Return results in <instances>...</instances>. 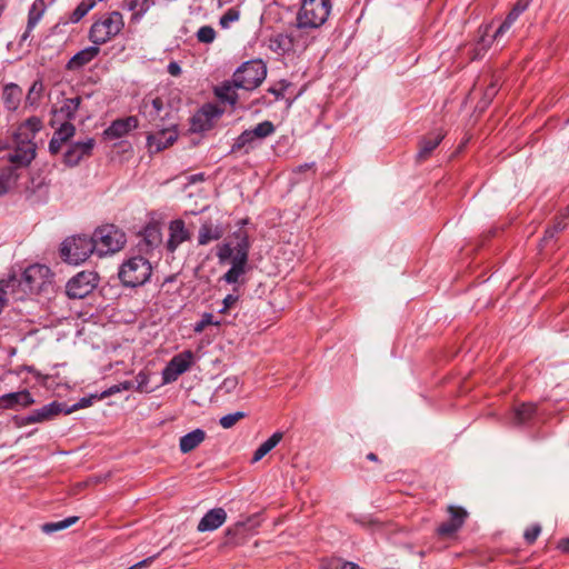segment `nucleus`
Segmentation results:
<instances>
[{
    "instance_id": "55",
    "label": "nucleus",
    "mask_w": 569,
    "mask_h": 569,
    "mask_svg": "<svg viewBox=\"0 0 569 569\" xmlns=\"http://www.w3.org/2000/svg\"><path fill=\"white\" fill-rule=\"evenodd\" d=\"M249 253L243 251H233L231 257V264L242 267L247 269Z\"/></svg>"
},
{
    "instance_id": "20",
    "label": "nucleus",
    "mask_w": 569,
    "mask_h": 569,
    "mask_svg": "<svg viewBox=\"0 0 569 569\" xmlns=\"http://www.w3.org/2000/svg\"><path fill=\"white\" fill-rule=\"evenodd\" d=\"M141 240L138 243L139 250L144 253L151 252L162 242V233L158 223H149L140 232Z\"/></svg>"
},
{
    "instance_id": "40",
    "label": "nucleus",
    "mask_w": 569,
    "mask_h": 569,
    "mask_svg": "<svg viewBox=\"0 0 569 569\" xmlns=\"http://www.w3.org/2000/svg\"><path fill=\"white\" fill-rule=\"evenodd\" d=\"M94 400H99V395H90L88 397H82L78 402L73 403L72 406H68L66 402H63V413L70 415L77 410L88 408L93 403Z\"/></svg>"
},
{
    "instance_id": "38",
    "label": "nucleus",
    "mask_w": 569,
    "mask_h": 569,
    "mask_svg": "<svg viewBox=\"0 0 569 569\" xmlns=\"http://www.w3.org/2000/svg\"><path fill=\"white\" fill-rule=\"evenodd\" d=\"M320 569H363L352 561H347L341 558H329L322 560Z\"/></svg>"
},
{
    "instance_id": "56",
    "label": "nucleus",
    "mask_w": 569,
    "mask_h": 569,
    "mask_svg": "<svg viewBox=\"0 0 569 569\" xmlns=\"http://www.w3.org/2000/svg\"><path fill=\"white\" fill-rule=\"evenodd\" d=\"M531 1L532 0H517L509 13L518 19L519 16L528 9Z\"/></svg>"
},
{
    "instance_id": "29",
    "label": "nucleus",
    "mask_w": 569,
    "mask_h": 569,
    "mask_svg": "<svg viewBox=\"0 0 569 569\" xmlns=\"http://www.w3.org/2000/svg\"><path fill=\"white\" fill-rule=\"evenodd\" d=\"M23 91L17 83H8L3 87L2 101L10 111H16L21 102Z\"/></svg>"
},
{
    "instance_id": "60",
    "label": "nucleus",
    "mask_w": 569,
    "mask_h": 569,
    "mask_svg": "<svg viewBox=\"0 0 569 569\" xmlns=\"http://www.w3.org/2000/svg\"><path fill=\"white\" fill-rule=\"evenodd\" d=\"M63 529H66V528L62 525V520L57 521V522H47L42 526V531L46 533H52V532L63 530Z\"/></svg>"
},
{
    "instance_id": "13",
    "label": "nucleus",
    "mask_w": 569,
    "mask_h": 569,
    "mask_svg": "<svg viewBox=\"0 0 569 569\" xmlns=\"http://www.w3.org/2000/svg\"><path fill=\"white\" fill-rule=\"evenodd\" d=\"M193 362V352L184 350L176 355L164 367L162 371V380L164 383L176 381L179 376L188 371Z\"/></svg>"
},
{
    "instance_id": "6",
    "label": "nucleus",
    "mask_w": 569,
    "mask_h": 569,
    "mask_svg": "<svg viewBox=\"0 0 569 569\" xmlns=\"http://www.w3.org/2000/svg\"><path fill=\"white\" fill-rule=\"evenodd\" d=\"M233 82L238 89L253 90L267 77V66L260 59L243 62L233 72Z\"/></svg>"
},
{
    "instance_id": "50",
    "label": "nucleus",
    "mask_w": 569,
    "mask_h": 569,
    "mask_svg": "<svg viewBox=\"0 0 569 569\" xmlns=\"http://www.w3.org/2000/svg\"><path fill=\"white\" fill-rule=\"evenodd\" d=\"M567 227V223L565 222V219H558L555 221V223L547 228L545 231L543 240L547 241L549 239H552L557 233L565 230Z\"/></svg>"
},
{
    "instance_id": "64",
    "label": "nucleus",
    "mask_w": 569,
    "mask_h": 569,
    "mask_svg": "<svg viewBox=\"0 0 569 569\" xmlns=\"http://www.w3.org/2000/svg\"><path fill=\"white\" fill-rule=\"evenodd\" d=\"M120 391H121V388H120L119 383L118 385H113V386H111L110 388H108L107 390H104L103 392H101L99 395V400H102V399H104L107 397H110V396H112V395H114L117 392H120Z\"/></svg>"
},
{
    "instance_id": "9",
    "label": "nucleus",
    "mask_w": 569,
    "mask_h": 569,
    "mask_svg": "<svg viewBox=\"0 0 569 569\" xmlns=\"http://www.w3.org/2000/svg\"><path fill=\"white\" fill-rule=\"evenodd\" d=\"M99 276L94 271H81L73 276L66 286V293L70 299H83L98 286Z\"/></svg>"
},
{
    "instance_id": "61",
    "label": "nucleus",
    "mask_w": 569,
    "mask_h": 569,
    "mask_svg": "<svg viewBox=\"0 0 569 569\" xmlns=\"http://www.w3.org/2000/svg\"><path fill=\"white\" fill-rule=\"evenodd\" d=\"M239 300V296L236 295H228L222 303L223 307L219 310L220 313L227 312L237 301Z\"/></svg>"
},
{
    "instance_id": "42",
    "label": "nucleus",
    "mask_w": 569,
    "mask_h": 569,
    "mask_svg": "<svg viewBox=\"0 0 569 569\" xmlns=\"http://www.w3.org/2000/svg\"><path fill=\"white\" fill-rule=\"evenodd\" d=\"M250 131L252 132V134L256 138V140L264 139V138L271 136L272 133H274L276 127H274V124L271 121L266 120V121H262V122L258 123Z\"/></svg>"
},
{
    "instance_id": "47",
    "label": "nucleus",
    "mask_w": 569,
    "mask_h": 569,
    "mask_svg": "<svg viewBox=\"0 0 569 569\" xmlns=\"http://www.w3.org/2000/svg\"><path fill=\"white\" fill-rule=\"evenodd\" d=\"M150 375L146 371H140L134 379V388L140 392H150L152 389L149 388Z\"/></svg>"
},
{
    "instance_id": "51",
    "label": "nucleus",
    "mask_w": 569,
    "mask_h": 569,
    "mask_svg": "<svg viewBox=\"0 0 569 569\" xmlns=\"http://www.w3.org/2000/svg\"><path fill=\"white\" fill-rule=\"evenodd\" d=\"M540 532L541 526L537 523L526 529L523 538L528 545H532L537 540Z\"/></svg>"
},
{
    "instance_id": "39",
    "label": "nucleus",
    "mask_w": 569,
    "mask_h": 569,
    "mask_svg": "<svg viewBox=\"0 0 569 569\" xmlns=\"http://www.w3.org/2000/svg\"><path fill=\"white\" fill-rule=\"evenodd\" d=\"M43 91V82L41 79L33 81L26 97V104L30 107L38 106Z\"/></svg>"
},
{
    "instance_id": "24",
    "label": "nucleus",
    "mask_w": 569,
    "mask_h": 569,
    "mask_svg": "<svg viewBox=\"0 0 569 569\" xmlns=\"http://www.w3.org/2000/svg\"><path fill=\"white\" fill-rule=\"evenodd\" d=\"M445 133L441 130L429 133L423 137L419 142V151L417 153L418 161H425L428 159L432 151L440 144L443 140Z\"/></svg>"
},
{
    "instance_id": "18",
    "label": "nucleus",
    "mask_w": 569,
    "mask_h": 569,
    "mask_svg": "<svg viewBox=\"0 0 569 569\" xmlns=\"http://www.w3.org/2000/svg\"><path fill=\"white\" fill-rule=\"evenodd\" d=\"M82 99L80 96L74 98H67L62 101L61 107L53 108L51 113L53 118L50 120V126L54 128L60 121H69L76 118V113L80 108Z\"/></svg>"
},
{
    "instance_id": "8",
    "label": "nucleus",
    "mask_w": 569,
    "mask_h": 569,
    "mask_svg": "<svg viewBox=\"0 0 569 569\" xmlns=\"http://www.w3.org/2000/svg\"><path fill=\"white\" fill-rule=\"evenodd\" d=\"M139 113L154 128L157 123L176 122L171 108L164 107V103L160 97L150 98L144 97L139 107Z\"/></svg>"
},
{
    "instance_id": "48",
    "label": "nucleus",
    "mask_w": 569,
    "mask_h": 569,
    "mask_svg": "<svg viewBox=\"0 0 569 569\" xmlns=\"http://www.w3.org/2000/svg\"><path fill=\"white\" fill-rule=\"evenodd\" d=\"M216 38V31L210 26L201 27L197 32V39L202 43H211Z\"/></svg>"
},
{
    "instance_id": "45",
    "label": "nucleus",
    "mask_w": 569,
    "mask_h": 569,
    "mask_svg": "<svg viewBox=\"0 0 569 569\" xmlns=\"http://www.w3.org/2000/svg\"><path fill=\"white\" fill-rule=\"evenodd\" d=\"M247 417V413L243 411H237L233 413L226 415L220 418L219 423L223 429L232 428L239 420Z\"/></svg>"
},
{
    "instance_id": "16",
    "label": "nucleus",
    "mask_w": 569,
    "mask_h": 569,
    "mask_svg": "<svg viewBox=\"0 0 569 569\" xmlns=\"http://www.w3.org/2000/svg\"><path fill=\"white\" fill-rule=\"evenodd\" d=\"M49 269L42 264H31L21 273L22 293L28 295L39 290L44 283L43 277Z\"/></svg>"
},
{
    "instance_id": "32",
    "label": "nucleus",
    "mask_w": 569,
    "mask_h": 569,
    "mask_svg": "<svg viewBox=\"0 0 569 569\" xmlns=\"http://www.w3.org/2000/svg\"><path fill=\"white\" fill-rule=\"evenodd\" d=\"M21 278L16 274H10L7 279L0 280V287L3 289L4 296H13L16 300H22L26 295L22 293Z\"/></svg>"
},
{
    "instance_id": "23",
    "label": "nucleus",
    "mask_w": 569,
    "mask_h": 569,
    "mask_svg": "<svg viewBox=\"0 0 569 569\" xmlns=\"http://www.w3.org/2000/svg\"><path fill=\"white\" fill-rule=\"evenodd\" d=\"M227 520V512L223 508H213L209 510L199 521L197 530L199 532L213 531L221 527Z\"/></svg>"
},
{
    "instance_id": "59",
    "label": "nucleus",
    "mask_w": 569,
    "mask_h": 569,
    "mask_svg": "<svg viewBox=\"0 0 569 569\" xmlns=\"http://www.w3.org/2000/svg\"><path fill=\"white\" fill-rule=\"evenodd\" d=\"M279 84H280V88L270 87L268 89V91L276 97V100L283 98L284 91L290 86V83L287 82L286 80L280 81Z\"/></svg>"
},
{
    "instance_id": "31",
    "label": "nucleus",
    "mask_w": 569,
    "mask_h": 569,
    "mask_svg": "<svg viewBox=\"0 0 569 569\" xmlns=\"http://www.w3.org/2000/svg\"><path fill=\"white\" fill-rule=\"evenodd\" d=\"M206 439V432L202 429H194L180 438L179 448L182 453L194 450Z\"/></svg>"
},
{
    "instance_id": "36",
    "label": "nucleus",
    "mask_w": 569,
    "mask_h": 569,
    "mask_svg": "<svg viewBox=\"0 0 569 569\" xmlns=\"http://www.w3.org/2000/svg\"><path fill=\"white\" fill-rule=\"evenodd\" d=\"M537 412V407L532 403H522L513 411V422L516 425H523L531 420Z\"/></svg>"
},
{
    "instance_id": "52",
    "label": "nucleus",
    "mask_w": 569,
    "mask_h": 569,
    "mask_svg": "<svg viewBox=\"0 0 569 569\" xmlns=\"http://www.w3.org/2000/svg\"><path fill=\"white\" fill-rule=\"evenodd\" d=\"M240 13L236 9H229L227 12L220 18V26L222 28H228L231 22H234L239 19Z\"/></svg>"
},
{
    "instance_id": "37",
    "label": "nucleus",
    "mask_w": 569,
    "mask_h": 569,
    "mask_svg": "<svg viewBox=\"0 0 569 569\" xmlns=\"http://www.w3.org/2000/svg\"><path fill=\"white\" fill-rule=\"evenodd\" d=\"M46 11L44 0H34L28 12L29 29H33Z\"/></svg>"
},
{
    "instance_id": "54",
    "label": "nucleus",
    "mask_w": 569,
    "mask_h": 569,
    "mask_svg": "<svg viewBox=\"0 0 569 569\" xmlns=\"http://www.w3.org/2000/svg\"><path fill=\"white\" fill-rule=\"evenodd\" d=\"M210 325H216L218 326L219 322H214L213 321V316L211 313H204L201 318L200 321H198L196 325H194V332H202L206 327L210 326Z\"/></svg>"
},
{
    "instance_id": "17",
    "label": "nucleus",
    "mask_w": 569,
    "mask_h": 569,
    "mask_svg": "<svg viewBox=\"0 0 569 569\" xmlns=\"http://www.w3.org/2000/svg\"><path fill=\"white\" fill-rule=\"evenodd\" d=\"M447 510L450 519L437 528V535L442 538L455 535L463 526L468 517V512L462 507L449 506Z\"/></svg>"
},
{
    "instance_id": "41",
    "label": "nucleus",
    "mask_w": 569,
    "mask_h": 569,
    "mask_svg": "<svg viewBox=\"0 0 569 569\" xmlns=\"http://www.w3.org/2000/svg\"><path fill=\"white\" fill-rule=\"evenodd\" d=\"M18 174L14 173V169L11 166L7 167L0 173V197L7 193L10 187V182H16Z\"/></svg>"
},
{
    "instance_id": "27",
    "label": "nucleus",
    "mask_w": 569,
    "mask_h": 569,
    "mask_svg": "<svg viewBox=\"0 0 569 569\" xmlns=\"http://www.w3.org/2000/svg\"><path fill=\"white\" fill-rule=\"evenodd\" d=\"M224 230L220 224H213L212 221H204L199 229L198 244L206 246L211 241L219 240L223 237Z\"/></svg>"
},
{
    "instance_id": "35",
    "label": "nucleus",
    "mask_w": 569,
    "mask_h": 569,
    "mask_svg": "<svg viewBox=\"0 0 569 569\" xmlns=\"http://www.w3.org/2000/svg\"><path fill=\"white\" fill-rule=\"evenodd\" d=\"M283 438V433L280 431L274 432L271 437H269L264 442H262L253 452L251 462H258L261 460L267 453H269Z\"/></svg>"
},
{
    "instance_id": "57",
    "label": "nucleus",
    "mask_w": 569,
    "mask_h": 569,
    "mask_svg": "<svg viewBox=\"0 0 569 569\" xmlns=\"http://www.w3.org/2000/svg\"><path fill=\"white\" fill-rule=\"evenodd\" d=\"M517 19L515 17H512L510 13H508L507 18L505 19V21L499 26V28L496 30L495 34H493V39H498L500 36H502L507 30L510 29V27L512 26V23L516 21Z\"/></svg>"
},
{
    "instance_id": "28",
    "label": "nucleus",
    "mask_w": 569,
    "mask_h": 569,
    "mask_svg": "<svg viewBox=\"0 0 569 569\" xmlns=\"http://www.w3.org/2000/svg\"><path fill=\"white\" fill-rule=\"evenodd\" d=\"M96 3V0H82L68 18H60L59 22L53 27V31L56 32L60 26L78 23L91 9L94 8Z\"/></svg>"
},
{
    "instance_id": "53",
    "label": "nucleus",
    "mask_w": 569,
    "mask_h": 569,
    "mask_svg": "<svg viewBox=\"0 0 569 569\" xmlns=\"http://www.w3.org/2000/svg\"><path fill=\"white\" fill-rule=\"evenodd\" d=\"M233 254V247H231L230 243H222L218 247L217 257L219 258L220 262H224L229 259H231Z\"/></svg>"
},
{
    "instance_id": "62",
    "label": "nucleus",
    "mask_w": 569,
    "mask_h": 569,
    "mask_svg": "<svg viewBox=\"0 0 569 569\" xmlns=\"http://www.w3.org/2000/svg\"><path fill=\"white\" fill-rule=\"evenodd\" d=\"M64 141H60L59 138L56 136H52L51 140L49 141V151L51 154H58L61 150L62 144Z\"/></svg>"
},
{
    "instance_id": "19",
    "label": "nucleus",
    "mask_w": 569,
    "mask_h": 569,
    "mask_svg": "<svg viewBox=\"0 0 569 569\" xmlns=\"http://www.w3.org/2000/svg\"><path fill=\"white\" fill-rule=\"evenodd\" d=\"M139 120L134 116L120 118L111 122V124L103 131V137L107 140L119 139L128 134L131 130L137 129Z\"/></svg>"
},
{
    "instance_id": "10",
    "label": "nucleus",
    "mask_w": 569,
    "mask_h": 569,
    "mask_svg": "<svg viewBox=\"0 0 569 569\" xmlns=\"http://www.w3.org/2000/svg\"><path fill=\"white\" fill-rule=\"evenodd\" d=\"M223 110L214 103H204L190 119V131L193 133L204 132L213 128L214 120L222 114Z\"/></svg>"
},
{
    "instance_id": "3",
    "label": "nucleus",
    "mask_w": 569,
    "mask_h": 569,
    "mask_svg": "<svg viewBox=\"0 0 569 569\" xmlns=\"http://www.w3.org/2000/svg\"><path fill=\"white\" fill-rule=\"evenodd\" d=\"M94 251V243L87 234L68 237L60 247L61 259L70 264L84 262Z\"/></svg>"
},
{
    "instance_id": "46",
    "label": "nucleus",
    "mask_w": 569,
    "mask_h": 569,
    "mask_svg": "<svg viewBox=\"0 0 569 569\" xmlns=\"http://www.w3.org/2000/svg\"><path fill=\"white\" fill-rule=\"evenodd\" d=\"M247 269L231 264V268L222 276L221 280L226 281L227 283H237L239 280V277L244 274Z\"/></svg>"
},
{
    "instance_id": "26",
    "label": "nucleus",
    "mask_w": 569,
    "mask_h": 569,
    "mask_svg": "<svg viewBox=\"0 0 569 569\" xmlns=\"http://www.w3.org/2000/svg\"><path fill=\"white\" fill-rule=\"evenodd\" d=\"M268 47L279 56H284L293 50L295 38L289 33H276L269 38Z\"/></svg>"
},
{
    "instance_id": "49",
    "label": "nucleus",
    "mask_w": 569,
    "mask_h": 569,
    "mask_svg": "<svg viewBox=\"0 0 569 569\" xmlns=\"http://www.w3.org/2000/svg\"><path fill=\"white\" fill-rule=\"evenodd\" d=\"M498 92V80L493 79L486 88L481 103L483 107L488 106Z\"/></svg>"
},
{
    "instance_id": "34",
    "label": "nucleus",
    "mask_w": 569,
    "mask_h": 569,
    "mask_svg": "<svg viewBox=\"0 0 569 569\" xmlns=\"http://www.w3.org/2000/svg\"><path fill=\"white\" fill-rule=\"evenodd\" d=\"M236 88L233 79L231 81H224L221 86L214 88V94L222 102L234 106L238 100V94L234 91Z\"/></svg>"
},
{
    "instance_id": "2",
    "label": "nucleus",
    "mask_w": 569,
    "mask_h": 569,
    "mask_svg": "<svg viewBox=\"0 0 569 569\" xmlns=\"http://www.w3.org/2000/svg\"><path fill=\"white\" fill-rule=\"evenodd\" d=\"M152 274L151 263L142 256L124 261L119 270V278L124 287L136 288L149 281Z\"/></svg>"
},
{
    "instance_id": "15",
    "label": "nucleus",
    "mask_w": 569,
    "mask_h": 569,
    "mask_svg": "<svg viewBox=\"0 0 569 569\" xmlns=\"http://www.w3.org/2000/svg\"><path fill=\"white\" fill-rule=\"evenodd\" d=\"M94 144L93 138L71 143L63 153V163L70 168L78 166L82 159L89 158L92 154Z\"/></svg>"
},
{
    "instance_id": "63",
    "label": "nucleus",
    "mask_w": 569,
    "mask_h": 569,
    "mask_svg": "<svg viewBox=\"0 0 569 569\" xmlns=\"http://www.w3.org/2000/svg\"><path fill=\"white\" fill-rule=\"evenodd\" d=\"M158 557V555H154V556H151V557H148L134 565H132L131 567H129L128 569H141V568H146L148 566H150L153 560Z\"/></svg>"
},
{
    "instance_id": "7",
    "label": "nucleus",
    "mask_w": 569,
    "mask_h": 569,
    "mask_svg": "<svg viewBox=\"0 0 569 569\" xmlns=\"http://www.w3.org/2000/svg\"><path fill=\"white\" fill-rule=\"evenodd\" d=\"M153 129L147 134V146L151 153L169 148L179 137L177 122L157 123Z\"/></svg>"
},
{
    "instance_id": "33",
    "label": "nucleus",
    "mask_w": 569,
    "mask_h": 569,
    "mask_svg": "<svg viewBox=\"0 0 569 569\" xmlns=\"http://www.w3.org/2000/svg\"><path fill=\"white\" fill-rule=\"evenodd\" d=\"M256 141L257 140L253 137L252 132L250 130H244L234 140V143L232 144L230 152H242L243 154H248L250 150L254 148Z\"/></svg>"
},
{
    "instance_id": "30",
    "label": "nucleus",
    "mask_w": 569,
    "mask_h": 569,
    "mask_svg": "<svg viewBox=\"0 0 569 569\" xmlns=\"http://www.w3.org/2000/svg\"><path fill=\"white\" fill-rule=\"evenodd\" d=\"M42 122L38 117H30L24 122H22L17 131L13 134V138L24 139V137L29 138V141H32L34 136L41 130Z\"/></svg>"
},
{
    "instance_id": "21",
    "label": "nucleus",
    "mask_w": 569,
    "mask_h": 569,
    "mask_svg": "<svg viewBox=\"0 0 569 569\" xmlns=\"http://www.w3.org/2000/svg\"><path fill=\"white\" fill-rule=\"evenodd\" d=\"M190 238L191 233L186 229L184 221L181 219L172 220L169 224V239L166 248L173 253L182 242L190 240Z\"/></svg>"
},
{
    "instance_id": "5",
    "label": "nucleus",
    "mask_w": 569,
    "mask_h": 569,
    "mask_svg": "<svg viewBox=\"0 0 569 569\" xmlns=\"http://www.w3.org/2000/svg\"><path fill=\"white\" fill-rule=\"evenodd\" d=\"M330 10V0H302L297 17L298 27L301 29L321 27L328 20Z\"/></svg>"
},
{
    "instance_id": "11",
    "label": "nucleus",
    "mask_w": 569,
    "mask_h": 569,
    "mask_svg": "<svg viewBox=\"0 0 569 569\" xmlns=\"http://www.w3.org/2000/svg\"><path fill=\"white\" fill-rule=\"evenodd\" d=\"M63 413V402L52 401L39 409L32 410L29 415L17 417L16 423L18 427H23L32 423H41L50 421Z\"/></svg>"
},
{
    "instance_id": "1",
    "label": "nucleus",
    "mask_w": 569,
    "mask_h": 569,
    "mask_svg": "<svg viewBox=\"0 0 569 569\" xmlns=\"http://www.w3.org/2000/svg\"><path fill=\"white\" fill-rule=\"evenodd\" d=\"M91 240L94 243V251L102 257L121 250L127 238L126 233L114 224H104L94 230Z\"/></svg>"
},
{
    "instance_id": "44",
    "label": "nucleus",
    "mask_w": 569,
    "mask_h": 569,
    "mask_svg": "<svg viewBox=\"0 0 569 569\" xmlns=\"http://www.w3.org/2000/svg\"><path fill=\"white\" fill-rule=\"evenodd\" d=\"M233 236L237 239V243L233 247V251H243L249 253L250 241L248 233L243 230H238L233 233Z\"/></svg>"
},
{
    "instance_id": "43",
    "label": "nucleus",
    "mask_w": 569,
    "mask_h": 569,
    "mask_svg": "<svg viewBox=\"0 0 569 569\" xmlns=\"http://www.w3.org/2000/svg\"><path fill=\"white\" fill-rule=\"evenodd\" d=\"M76 133V127L69 121H61L59 127L53 132V136L59 138L60 141L67 142Z\"/></svg>"
},
{
    "instance_id": "25",
    "label": "nucleus",
    "mask_w": 569,
    "mask_h": 569,
    "mask_svg": "<svg viewBox=\"0 0 569 569\" xmlns=\"http://www.w3.org/2000/svg\"><path fill=\"white\" fill-rule=\"evenodd\" d=\"M100 53V48L97 44L87 47L79 52H77L71 59L67 62V70H78L86 64L90 63L98 54Z\"/></svg>"
},
{
    "instance_id": "12",
    "label": "nucleus",
    "mask_w": 569,
    "mask_h": 569,
    "mask_svg": "<svg viewBox=\"0 0 569 569\" xmlns=\"http://www.w3.org/2000/svg\"><path fill=\"white\" fill-rule=\"evenodd\" d=\"M16 148L8 154V160L13 164L14 171L18 168L28 167L36 157V143L29 141V138L24 139L13 138Z\"/></svg>"
},
{
    "instance_id": "58",
    "label": "nucleus",
    "mask_w": 569,
    "mask_h": 569,
    "mask_svg": "<svg viewBox=\"0 0 569 569\" xmlns=\"http://www.w3.org/2000/svg\"><path fill=\"white\" fill-rule=\"evenodd\" d=\"M237 385H238L237 377H228L221 382V385L219 386V389L229 393L237 387Z\"/></svg>"
},
{
    "instance_id": "4",
    "label": "nucleus",
    "mask_w": 569,
    "mask_h": 569,
    "mask_svg": "<svg viewBox=\"0 0 569 569\" xmlns=\"http://www.w3.org/2000/svg\"><path fill=\"white\" fill-rule=\"evenodd\" d=\"M123 27L122 14L119 11H112L92 23L88 38L93 44L101 46L119 34Z\"/></svg>"
},
{
    "instance_id": "14",
    "label": "nucleus",
    "mask_w": 569,
    "mask_h": 569,
    "mask_svg": "<svg viewBox=\"0 0 569 569\" xmlns=\"http://www.w3.org/2000/svg\"><path fill=\"white\" fill-rule=\"evenodd\" d=\"M258 526V521L254 518H247L244 521H238L233 526L229 527L224 531V538L221 547H236L242 545L249 532Z\"/></svg>"
},
{
    "instance_id": "22",
    "label": "nucleus",
    "mask_w": 569,
    "mask_h": 569,
    "mask_svg": "<svg viewBox=\"0 0 569 569\" xmlns=\"http://www.w3.org/2000/svg\"><path fill=\"white\" fill-rule=\"evenodd\" d=\"M34 402L36 400L28 390L10 392L0 397V408L2 409H16L17 407L26 408Z\"/></svg>"
}]
</instances>
